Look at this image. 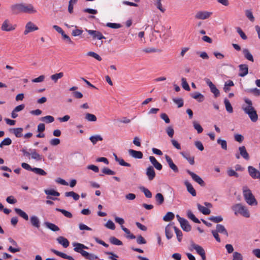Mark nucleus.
<instances>
[{
  "label": "nucleus",
  "instance_id": "f257e3e1",
  "mask_svg": "<svg viewBox=\"0 0 260 260\" xmlns=\"http://www.w3.org/2000/svg\"><path fill=\"white\" fill-rule=\"evenodd\" d=\"M244 101L247 105L246 106L243 105L242 109L248 115L252 122H256L258 119V115L256 110L252 106V101L247 98H245Z\"/></svg>",
  "mask_w": 260,
  "mask_h": 260
},
{
  "label": "nucleus",
  "instance_id": "f03ea898",
  "mask_svg": "<svg viewBox=\"0 0 260 260\" xmlns=\"http://www.w3.org/2000/svg\"><path fill=\"white\" fill-rule=\"evenodd\" d=\"M242 190L243 195L246 202L250 206L257 205V202L248 187L244 186Z\"/></svg>",
  "mask_w": 260,
  "mask_h": 260
},
{
  "label": "nucleus",
  "instance_id": "7ed1b4c3",
  "mask_svg": "<svg viewBox=\"0 0 260 260\" xmlns=\"http://www.w3.org/2000/svg\"><path fill=\"white\" fill-rule=\"evenodd\" d=\"M232 209L234 211L235 215L240 214L246 218L250 217V213L248 209L241 204H236L232 206Z\"/></svg>",
  "mask_w": 260,
  "mask_h": 260
},
{
  "label": "nucleus",
  "instance_id": "20e7f679",
  "mask_svg": "<svg viewBox=\"0 0 260 260\" xmlns=\"http://www.w3.org/2000/svg\"><path fill=\"white\" fill-rule=\"evenodd\" d=\"M73 245L74 246V250L75 252L80 253L83 256L87 255V252L84 250V249H87L88 248L86 246L77 242L73 243Z\"/></svg>",
  "mask_w": 260,
  "mask_h": 260
},
{
  "label": "nucleus",
  "instance_id": "39448f33",
  "mask_svg": "<svg viewBox=\"0 0 260 260\" xmlns=\"http://www.w3.org/2000/svg\"><path fill=\"white\" fill-rule=\"evenodd\" d=\"M16 27V24H12L11 23L10 20L7 19L3 22L1 26V29L5 31H11L15 30Z\"/></svg>",
  "mask_w": 260,
  "mask_h": 260
},
{
  "label": "nucleus",
  "instance_id": "423d86ee",
  "mask_svg": "<svg viewBox=\"0 0 260 260\" xmlns=\"http://www.w3.org/2000/svg\"><path fill=\"white\" fill-rule=\"evenodd\" d=\"M212 14V12L199 11L196 13L194 17L197 19L205 20L210 18Z\"/></svg>",
  "mask_w": 260,
  "mask_h": 260
},
{
  "label": "nucleus",
  "instance_id": "0eeeda50",
  "mask_svg": "<svg viewBox=\"0 0 260 260\" xmlns=\"http://www.w3.org/2000/svg\"><path fill=\"white\" fill-rule=\"evenodd\" d=\"M191 246L193 249H194L197 251L198 254L201 255L202 260H206V257L205 254V251L202 247L194 243H192L191 244Z\"/></svg>",
  "mask_w": 260,
  "mask_h": 260
},
{
  "label": "nucleus",
  "instance_id": "6e6552de",
  "mask_svg": "<svg viewBox=\"0 0 260 260\" xmlns=\"http://www.w3.org/2000/svg\"><path fill=\"white\" fill-rule=\"evenodd\" d=\"M22 13L33 14L37 12V10L31 4H25L22 3Z\"/></svg>",
  "mask_w": 260,
  "mask_h": 260
},
{
  "label": "nucleus",
  "instance_id": "1a4fd4ad",
  "mask_svg": "<svg viewBox=\"0 0 260 260\" xmlns=\"http://www.w3.org/2000/svg\"><path fill=\"white\" fill-rule=\"evenodd\" d=\"M205 81L209 86L211 91L214 94V96L215 98L218 97L219 95L220 92L215 85L209 79L206 78Z\"/></svg>",
  "mask_w": 260,
  "mask_h": 260
},
{
  "label": "nucleus",
  "instance_id": "9d476101",
  "mask_svg": "<svg viewBox=\"0 0 260 260\" xmlns=\"http://www.w3.org/2000/svg\"><path fill=\"white\" fill-rule=\"evenodd\" d=\"M186 172L190 175L192 179L197 182L199 184H200L202 186H204L205 185V182L203 180V179L198 175L195 174L194 173L187 170Z\"/></svg>",
  "mask_w": 260,
  "mask_h": 260
},
{
  "label": "nucleus",
  "instance_id": "9b49d317",
  "mask_svg": "<svg viewBox=\"0 0 260 260\" xmlns=\"http://www.w3.org/2000/svg\"><path fill=\"white\" fill-rule=\"evenodd\" d=\"M38 29L39 28L38 26H37L32 22L29 21L26 23L25 25V29L24 31V34L26 35L30 32L38 30Z\"/></svg>",
  "mask_w": 260,
  "mask_h": 260
},
{
  "label": "nucleus",
  "instance_id": "f8f14e48",
  "mask_svg": "<svg viewBox=\"0 0 260 260\" xmlns=\"http://www.w3.org/2000/svg\"><path fill=\"white\" fill-rule=\"evenodd\" d=\"M86 31L88 32V34L92 36L93 39H97L98 40H102L103 39H105V37L102 34V33L97 30H88L86 29Z\"/></svg>",
  "mask_w": 260,
  "mask_h": 260
},
{
  "label": "nucleus",
  "instance_id": "ddd939ff",
  "mask_svg": "<svg viewBox=\"0 0 260 260\" xmlns=\"http://www.w3.org/2000/svg\"><path fill=\"white\" fill-rule=\"evenodd\" d=\"M22 3H18L12 5L10 9L13 14H18L22 13Z\"/></svg>",
  "mask_w": 260,
  "mask_h": 260
},
{
  "label": "nucleus",
  "instance_id": "4468645a",
  "mask_svg": "<svg viewBox=\"0 0 260 260\" xmlns=\"http://www.w3.org/2000/svg\"><path fill=\"white\" fill-rule=\"evenodd\" d=\"M250 176L253 179H258L260 177V172L252 166L248 167Z\"/></svg>",
  "mask_w": 260,
  "mask_h": 260
},
{
  "label": "nucleus",
  "instance_id": "2eb2a0df",
  "mask_svg": "<svg viewBox=\"0 0 260 260\" xmlns=\"http://www.w3.org/2000/svg\"><path fill=\"white\" fill-rule=\"evenodd\" d=\"M174 226L172 224H168L165 228V235L168 239H171L173 236V232Z\"/></svg>",
  "mask_w": 260,
  "mask_h": 260
},
{
  "label": "nucleus",
  "instance_id": "dca6fc26",
  "mask_svg": "<svg viewBox=\"0 0 260 260\" xmlns=\"http://www.w3.org/2000/svg\"><path fill=\"white\" fill-rule=\"evenodd\" d=\"M146 174L149 180H152L155 177V172L152 166H149L146 170Z\"/></svg>",
  "mask_w": 260,
  "mask_h": 260
},
{
  "label": "nucleus",
  "instance_id": "f3484780",
  "mask_svg": "<svg viewBox=\"0 0 260 260\" xmlns=\"http://www.w3.org/2000/svg\"><path fill=\"white\" fill-rule=\"evenodd\" d=\"M165 159L170 168L175 172H178V168L176 165L174 164L171 158L168 155H165Z\"/></svg>",
  "mask_w": 260,
  "mask_h": 260
},
{
  "label": "nucleus",
  "instance_id": "a211bd4d",
  "mask_svg": "<svg viewBox=\"0 0 260 260\" xmlns=\"http://www.w3.org/2000/svg\"><path fill=\"white\" fill-rule=\"evenodd\" d=\"M239 76L240 77L245 76L248 73V67L246 64H242L239 65Z\"/></svg>",
  "mask_w": 260,
  "mask_h": 260
},
{
  "label": "nucleus",
  "instance_id": "6ab92c4d",
  "mask_svg": "<svg viewBox=\"0 0 260 260\" xmlns=\"http://www.w3.org/2000/svg\"><path fill=\"white\" fill-rule=\"evenodd\" d=\"M240 155L245 160H248L250 158L249 155L247 152L245 146H242L239 147Z\"/></svg>",
  "mask_w": 260,
  "mask_h": 260
},
{
  "label": "nucleus",
  "instance_id": "aec40b11",
  "mask_svg": "<svg viewBox=\"0 0 260 260\" xmlns=\"http://www.w3.org/2000/svg\"><path fill=\"white\" fill-rule=\"evenodd\" d=\"M128 152L129 155L135 158L141 159L143 158V155L141 151L130 149L128 150Z\"/></svg>",
  "mask_w": 260,
  "mask_h": 260
},
{
  "label": "nucleus",
  "instance_id": "412c9836",
  "mask_svg": "<svg viewBox=\"0 0 260 260\" xmlns=\"http://www.w3.org/2000/svg\"><path fill=\"white\" fill-rule=\"evenodd\" d=\"M184 184L186 187L187 190L189 192L193 197L196 196V191L192 185L187 180L184 181Z\"/></svg>",
  "mask_w": 260,
  "mask_h": 260
},
{
  "label": "nucleus",
  "instance_id": "4be33fe9",
  "mask_svg": "<svg viewBox=\"0 0 260 260\" xmlns=\"http://www.w3.org/2000/svg\"><path fill=\"white\" fill-rule=\"evenodd\" d=\"M56 240L59 244L61 245L64 248L68 247L69 245V242L68 240L62 236L58 237L56 239Z\"/></svg>",
  "mask_w": 260,
  "mask_h": 260
},
{
  "label": "nucleus",
  "instance_id": "5701e85b",
  "mask_svg": "<svg viewBox=\"0 0 260 260\" xmlns=\"http://www.w3.org/2000/svg\"><path fill=\"white\" fill-rule=\"evenodd\" d=\"M30 221L33 226L37 229H39L40 227V221L37 216L35 215L31 216L30 218Z\"/></svg>",
  "mask_w": 260,
  "mask_h": 260
},
{
  "label": "nucleus",
  "instance_id": "b1692460",
  "mask_svg": "<svg viewBox=\"0 0 260 260\" xmlns=\"http://www.w3.org/2000/svg\"><path fill=\"white\" fill-rule=\"evenodd\" d=\"M180 224L181 228L184 231L189 232L191 229V227L188 221L185 219L180 222Z\"/></svg>",
  "mask_w": 260,
  "mask_h": 260
},
{
  "label": "nucleus",
  "instance_id": "393cba45",
  "mask_svg": "<svg viewBox=\"0 0 260 260\" xmlns=\"http://www.w3.org/2000/svg\"><path fill=\"white\" fill-rule=\"evenodd\" d=\"M150 161L153 165V166L158 170H160L162 169V165L157 161L156 158L153 156H150L149 157Z\"/></svg>",
  "mask_w": 260,
  "mask_h": 260
},
{
  "label": "nucleus",
  "instance_id": "a878e982",
  "mask_svg": "<svg viewBox=\"0 0 260 260\" xmlns=\"http://www.w3.org/2000/svg\"><path fill=\"white\" fill-rule=\"evenodd\" d=\"M215 231H216L217 233L223 234L224 235L226 236V237H228L229 236L226 229L222 224H217L216 225V230Z\"/></svg>",
  "mask_w": 260,
  "mask_h": 260
},
{
  "label": "nucleus",
  "instance_id": "bb28decb",
  "mask_svg": "<svg viewBox=\"0 0 260 260\" xmlns=\"http://www.w3.org/2000/svg\"><path fill=\"white\" fill-rule=\"evenodd\" d=\"M190 95L192 98L197 100L199 102H202L204 100V96L199 92L191 93Z\"/></svg>",
  "mask_w": 260,
  "mask_h": 260
},
{
  "label": "nucleus",
  "instance_id": "cd10ccee",
  "mask_svg": "<svg viewBox=\"0 0 260 260\" xmlns=\"http://www.w3.org/2000/svg\"><path fill=\"white\" fill-rule=\"evenodd\" d=\"M243 54L245 57V58L247 59L248 60H249L250 61L253 62L254 59L252 55L250 53V51L247 49L244 48L242 50Z\"/></svg>",
  "mask_w": 260,
  "mask_h": 260
},
{
  "label": "nucleus",
  "instance_id": "c85d7f7f",
  "mask_svg": "<svg viewBox=\"0 0 260 260\" xmlns=\"http://www.w3.org/2000/svg\"><path fill=\"white\" fill-rule=\"evenodd\" d=\"M30 154L31 158L36 161H41L43 159V156L37 153L35 149L31 150Z\"/></svg>",
  "mask_w": 260,
  "mask_h": 260
},
{
  "label": "nucleus",
  "instance_id": "c756f323",
  "mask_svg": "<svg viewBox=\"0 0 260 260\" xmlns=\"http://www.w3.org/2000/svg\"><path fill=\"white\" fill-rule=\"evenodd\" d=\"M44 224L46 228L50 229L52 231L57 232L59 231V228L54 223L49 222H45Z\"/></svg>",
  "mask_w": 260,
  "mask_h": 260
},
{
  "label": "nucleus",
  "instance_id": "7c9ffc66",
  "mask_svg": "<svg viewBox=\"0 0 260 260\" xmlns=\"http://www.w3.org/2000/svg\"><path fill=\"white\" fill-rule=\"evenodd\" d=\"M113 155H114L115 161L118 162L120 165L122 166H125V167H131L130 164L125 162L124 160L122 158L118 157V156H117V155L116 154H114Z\"/></svg>",
  "mask_w": 260,
  "mask_h": 260
},
{
  "label": "nucleus",
  "instance_id": "2f4dec72",
  "mask_svg": "<svg viewBox=\"0 0 260 260\" xmlns=\"http://www.w3.org/2000/svg\"><path fill=\"white\" fill-rule=\"evenodd\" d=\"M85 119L88 122H95L97 120L95 115L89 113H87L85 114Z\"/></svg>",
  "mask_w": 260,
  "mask_h": 260
},
{
  "label": "nucleus",
  "instance_id": "473e14b6",
  "mask_svg": "<svg viewBox=\"0 0 260 260\" xmlns=\"http://www.w3.org/2000/svg\"><path fill=\"white\" fill-rule=\"evenodd\" d=\"M198 210L204 215H209L211 213L209 209L198 204L197 205Z\"/></svg>",
  "mask_w": 260,
  "mask_h": 260
},
{
  "label": "nucleus",
  "instance_id": "72a5a7b5",
  "mask_svg": "<svg viewBox=\"0 0 260 260\" xmlns=\"http://www.w3.org/2000/svg\"><path fill=\"white\" fill-rule=\"evenodd\" d=\"M89 140L93 145H95L98 141H102L103 140V138L101 136L96 135L90 137Z\"/></svg>",
  "mask_w": 260,
  "mask_h": 260
},
{
  "label": "nucleus",
  "instance_id": "f704fd0d",
  "mask_svg": "<svg viewBox=\"0 0 260 260\" xmlns=\"http://www.w3.org/2000/svg\"><path fill=\"white\" fill-rule=\"evenodd\" d=\"M155 201L157 205H160L164 202V197L161 193H157L155 196Z\"/></svg>",
  "mask_w": 260,
  "mask_h": 260
},
{
  "label": "nucleus",
  "instance_id": "c9c22d12",
  "mask_svg": "<svg viewBox=\"0 0 260 260\" xmlns=\"http://www.w3.org/2000/svg\"><path fill=\"white\" fill-rule=\"evenodd\" d=\"M14 210L16 212V213L18 214L20 217L23 218L25 220H28V216L25 212H24L20 209L16 208L14 209Z\"/></svg>",
  "mask_w": 260,
  "mask_h": 260
},
{
  "label": "nucleus",
  "instance_id": "e433bc0d",
  "mask_svg": "<svg viewBox=\"0 0 260 260\" xmlns=\"http://www.w3.org/2000/svg\"><path fill=\"white\" fill-rule=\"evenodd\" d=\"M63 75L64 74L62 72H60L52 75L50 76V78L54 83H56L58 79L63 77Z\"/></svg>",
  "mask_w": 260,
  "mask_h": 260
},
{
  "label": "nucleus",
  "instance_id": "4c0bfd02",
  "mask_svg": "<svg viewBox=\"0 0 260 260\" xmlns=\"http://www.w3.org/2000/svg\"><path fill=\"white\" fill-rule=\"evenodd\" d=\"M187 217L190 220H192L194 222L200 223V221L194 216L190 210H188L187 212Z\"/></svg>",
  "mask_w": 260,
  "mask_h": 260
},
{
  "label": "nucleus",
  "instance_id": "58836bf2",
  "mask_svg": "<svg viewBox=\"0 0 260 260\" xmlns=\"http://www.w3.org/2000/svg\"><path fill=\"white\" fill-rule=\"evenodd\" d=\"M65 196L67 197H72L75 201H78L80 198L78 194L73 191L65 192Z\"/></svg>",
  "mask_w": 260,
  "mask_h": 260
},
{
  "label": "nucleus",
  "instance_id": "ea45409f",
  "mask_svg": "<svg viewBox=\"0 0 260 260\" xmlns=\"http://www.w3.org/2000/svg\"><path fill=\"white\" fill-rule=\"evenodd\" d=\"M180 154L184 158H185L189 162V163L190 165H192L194 164V157H191L189 156V154H187L183 152H181Z\"/></svg>",
  "mask_w": 260,
  "mask_h": 260
},
{
  "label": "nucleus",
  "instance_id": "a19ab883",
  "mask_svg": "<svg viewBox=\"0 0 260 260\" xmlns=\"http://www.w3.org/2000/svg\"><path fill=\"white\" fill-rule=\"evenodd\" d=\"M40 120L43 121L46 123H52L54 121V118L50 115H47L44 117H42L40 118Z\"/></svg>",
  "mask_w": 260,
  "mask_h": 260
},
{
  "label": "nucleus",
  "instance_id": "79ce46f5",
  "mask_svg": "<svg viewBox=\"0 0 260 260\" xmlns=\"http://www.w3.org/2000/svg\"><path fill=\"white\" fill-rule=\"evenodd\" d=\"M139 189L144 193L146 198H151L152 197V193L148 189L146 188L144 186H140L139 187Z\"/></svg>",
  "mask_w": 260,
  "mask_h": 260
},
{
  "label": "nucleus",
  "instance_id": "37998d69",
  "mask_svg": "<svg viewBox=\"0 0 260 260\" xmlns=\"http://www.w3.org/2000/svg\"><path fill=\"white\" fill-rule=\"evenodd\" d=\"M224 103L225 104L226 110L230 113H233V109L230 101L227 99H225L224 100Z\"/></svg>",
  "mask_w": 260,
  "mask_h": 260
},
{
  "label": "nucleus",
  "instance_id": "c03bdc74",
  "mask_svg": "<svg viewBox=\"0 0 260 260\" xmlns=\"http://www.w3.org/2000/svg\"><path fill=\"white\" fill-rule=\"evenodd\" d=\"M13 133L17 138H20L22 136L23 128L21 127L14 128L12 129Z\"/></svg>",
  "mask_w": 260,
  "mask_h": 260
},
{
  "label": "nucleus",
  "instance_id": "a18cd8bd",
  "mask_svg": "<svg viewBox=\"0 0 260 260\" xmlns=\"http://www.w3.org/2000/svg\"><path fill=\"white\" fill-rule=\"evenodd\" d=\"M174 218V214L171 212H168L164 216L163 220L165 221H170Z\"/></svg>",
  "mask_w": 260,
  "mask_h": 260
},
{
  "label": "nucleus",
  "instance_id": "49530a36",
  "mask_svg": "<svg viewBox=\"0 0 260 260\" xmlns=\"http://www.w3.org/2000/svg\"><path fill=\"white\" fill-rule=\"evenodd\" d=\"M192 124L194 128L197 131L198 134L202 133L203 131V128L197 121H193L192 122Z\"/></svg>",
  "mask_w": 260,
  "mask_h": 260
},
{
  "label": "nucleus",
  "instance_id": "de8ad7c7",
  "mask_svg": "<svg viewBox=\"0 0 260 260\" xmlns=\"http://www.w3.org/2000/svg\"><path fill=\"white\" fill-rule=\"evenodd\" d=\"M56 210L61 212L64 216L68 218H72L73 217L72 214L71 212L64 209L56 208Z\"/></svg>",
  "mask_w": 260,
  "mask_h": 260
},
{
  "label": "nucleus",
  "instance_id": "09e8293b",
  "mask_svg": "<svg viewBox=\"0 0 260 260\" xmlns=\"http://www.w3.org/2000/svg\"><path fill=\"white\" fill-rule=\"evenodd\" d=\"M217 143L221 146L222 149L224 150H227V143L225 140L219 138L217 139Z\"/></svg>",
  "mask_w": 260,
  "mask_h": 260
},
{
  "label": "nucleus",
  "instance_id": "8fccbe9b",
  "mask_svg": "<svg viewBox=\"0 0 260 260\" xmlns=\"http://www.w3.org/2000/svg\"><path fill=\"white\" fill-rule=\"evenodd\" d=\"M208 219L215 222V223H219L221 222L223 220V218L221 216H210L208 218Z\"/></svg>",
  "mask_w": 260,
  "mask_h": 260
},
{
  "label": "nucleus",
  "instance_id": "3c124183",
  "mask_svg": "<svg viewBox=\"0 0 260 260\" xmlns=\"http://www.w3.org/2000/svg\"><path fill=\"white\" fill-rule=\"evenodd\" d=\"M110 242L113 244V245H122V242L119 240V239H117L116 238L114 237H111L109 239Z\"/></svg>",
  "mask_w": 260,
  "mask_h": 260
},
{
  "label": "nucleus",
  "instance_id": "603ef678",
  "mask_svg": "<svg viewBox=\"0 0 260 260\" xmlns=\"http://www.w3.org/2000/svg\"><path fill=\"white\" fill-rule=\"evenodd\" d=\"M32 172L41 176H45L47 174V173L44 170L38 168H33Z\"/></svg>",
  "mask_w": 260,
  "mask_h": 260
},
{
  "label": "nucleus",
  "instance_id": "864d4df0",
  "mask_svg": "<svg viewBox=\"0 0 260 260\" xmlns=\"http://www.w3.org/2000/svg\"><path fill=\"white\" fill-rule=\"evenodd\" d=\"M174 229L175 230L174 232L176 233L178 242H181L182 238V232L176 226H174Z\"/></svg>",
  "mask_w": 260,
  "mask_h": 260
},
{
  "label": "nucleus",
  "instance_id": "5fc2aeb1",
  "mask_svg": "<svg viewBox=\"0 0 260 260\" xmlns=\"http://www.w3.org/2000/svg\"><path fill=\"white\" fill-rule=\"evenodd\" d=\"M44 192L46 194L48 195L54 196L56 197H58L60 196V193L54 190V189H45L44 190Z\"/></svg>",
  "mask_w": 260,
  "mask_h": 260
},
{
  "label": "nucleus",
  "instance_id": "6e6d98bb",
  "mask_svg": "<svg viewBox=\"0 0 260 260\" xmlns=\"http://www.w3.org/2000/svg\"><path fill=\"white\" fill-rule=\"evenodd\" d=\"M12 140L9 138L4 139L0 143V148H2L4 146H8L11 144Z\"/></svg>",
  "mask_w": 260,
  "mask_h": 260
},
{
  "label": "nucleus",
  "instance_id": "4d7b16f0",
  "mask_svg": "<svg viewBox=\"0 0 260 260\" xmlns=\"http://www.w3.org/2000/svg\"><path fill=\"white\" fill-rule=\"evenodd\" d=\"M234 83L231 80H229L225 83L223 90L225 92H228L230 90V87L234 86Z\"/></svg>",
  "mask_w": 260,
  "mask_h": 260
},
{
  "label": "nucleus",
  "instance_id": "13d9d810",
  "mask_svg": "<svg viewBox=\"0 0 260 260\" xmlns=\"http://www.w3.org/2000/svg\"><path fill=\"white\" fill-rule=\"evenodd\" d=\"M51 251L52 252H53L54 254H55L56 255H57L58 256H60L62 258H65V259H67V258L68 255L66 254V253H64L63 252L58 251H57V250H56L55 249H51Z\"/></svg>",
  "mask_w": 260,
  "mask_h": 260
},
{
  "label": "nucleus",
  "instance_id": "bf43d9fd",
  "mask_svg": "<svg viewBox=\"0 0 260 260\" xmlns=\"http://www.w3.org/2000/svg\"><path fill=\"white\" fill-rule=\"evenodd\" d=\"M173 101L178 105V108H181L183 106V100L182 98H174Z\"/></svg>",
  "mask_w": 260,
  "mask_h": 260
},
{
  "label": "nucleus",
  "instance_id": "052dcab7",
  "mask_svg": "<svg viewBox=\"0 0 260 260\" xmlns=\"http://www.w3.org/2000/svg\"><path fill=\"white\" fill-rule=\"evenodd\" d=\"M161 1V0H155L154 5L158 9H159L161 12L164 13L165 11V9L162 8Z\"/></svg>",
  "mask_w": 260,
  "mask_h": 260
},
{
  "label": "nucleus",
  "instance_id": "680f3d73",
  "mask_svg": "<svg viewBox=\"0 0 260 260\" xmlns=\"http://www.w3.org/2000/svg\"><path fill=\"white\" fill-rule=\"evenodd\" d=\"M76 29L73 30L72 35L74 37L80 36L83 33V30L77 28V26H75Z\"/></svg>",
  "mask_w": 260,
  "mask_h": 260
},
{
  "label": "nucleus",
  "instance_id": "e2e57ef3",
  "mask_svg": "<svg viewBox=\"0 0 260 260\" xmlns=\"http://www.w3.org/2000/svg\"><path fill=\"white\" fill-rule=\"evenodd\" d=\"M181 82H182V87L187 91H189L190 90V87L186 82V80L185 78H182L181 79Z\"/></svg>",
  "mask_w": 260,
  "mask_h": 260
},
{
  "label": "nucleus",
  "instance_id": "0e129e2a",
  "mask_svg": "<svg viewBox=\"0 0 260 260\" xmlns=\"http://www.w3.org/2000/svg\"><path fill=\"white\" fill-rule=\"evenodd\" d=\"M87 55L88 56H91V57L94 58L95 59H97L99 61L102 60L101 57L99 55H98L97 53H96L94 52H92V51L88 52L87 53Z\"/></svg>",
  "mask_w": 260,
  "mask_h": 260
},
{
  "label": "nucleus",
  "instance_id": "69168bd1",
  "mask_svg": "<svg viewBox=\"0 0 260 260\" xmlns=\"http://www.w3.org/2000/svg\"><path fill=\"white\" fill-rule=\"evenodd\" d=\"M105 226L110 230H114L115 229V225L113 222L111 220H109L105 224Z\"/></svg>",
  "mask_w": 260,
  "mask_h": 260
},
{
  "label": "nucleus",
  "instance_id": "338daca9",
  "mask_svg": "<svg viewBox=\"0 0 260 260\" xmlns=\"http://www.w3.org/2000/svg\"><path fill=\"white\" fill-rule=\"evenodd\" d=\"M166 132L170 138H172L173 137L174 131L172 126H168L166 129Z\"/></svg>",
  "mask_w": 260,
  "mask_h": 260
},
{
  "label": "nucleus",
  "instance_id": "774afa93",
  "mask_svg": "<svg viewBox=\"0 0 260 260\" xmlns=\"http://www.w3.org/2000/svg\"><path fill=\"white\" fill-rule=\"evenodd\" d=\"M233 260H243V256L239 252H234L233 253Z\"/></svg>",
  "mask_w": 260,
  "mask_h": 260
}]
</instances>
